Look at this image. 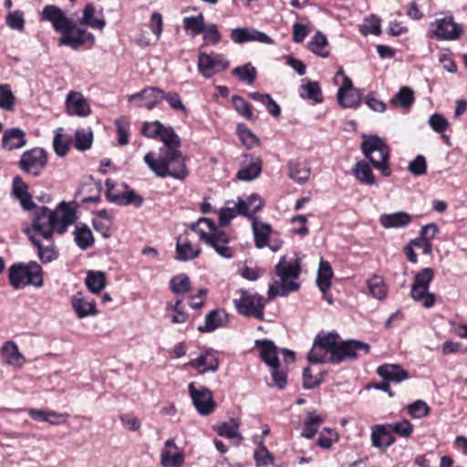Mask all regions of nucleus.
Instances as JSON below:
<instances>
[{"label": "nucleus", "mask_w": 467, "mask_h": 467, "mask_svg": "<svg viewBox=\"0 0 467 467\" xmlns=\"http://www.w3.org/2000/svg\"><path fill=\"white\" fill-rule=\"evenodd\" d=\"M77 219L74 207L65 202H61L52 211L45 206L36 207L33 218V228L48 244L40 243L35 236H30L32 243L37 247L38 256L43 263H49L57 257V251L50 242L53 233L64 234L68 225L74 223Z\"/></svg>", "instance_id": "f257e3e1"}, {"label": "nucleus", "mask_w": 467, "mask_h": 467, "mask_svg": "<svg viewBox=\"0 0 467 467\" xmlns=\"http://www.w3.org/2000/svg\"><path fill=\"white\" fill-rule=\"evenodd\" d=\"M149 169L160 178L171 177L177 181H184L189 176L186 165L187 158L181 150H171L169 152H160L159 158H155L150 151L143 158Z\"/></svg>", "instance_id": "f03ea898"}, {"label": "nucleus", "mask_w": 467, "mask_h": 467, "mask_svg": "<svg viewBox=\"0 0 467 467\" xmlns=\"http://www.w3.org/2000/svg\"><path fill=\"white\" fill-rule=\"evenodd\" d=\"M301 274V259L298 256L287 259L282 256L275 267V275L269 285L268 296H286L289 293L297 291L300 284L297 279Z\"/></svg>", "instance_id": "7ed1b4c3"}, {"label": "nucleus", "mask_w": 467, "mask_h": 467, "mask_svg": "<svg viewBox=\"0 0 467 467\" xmlns=\"http://www.w3.org/2000/svg\"><path fill=\"white\" fill-rule=\"evenodd\" d=\"M361 150L373 167L380 171L382 175L389 177L391 174L389 165L390 149L381 138L377 135H365Z\"/></svg>", "instance_id": "20e7f679"}, {"label": "nucleus", "mask_w": 467, "mask_h": 467, "mask_svg": "<svg viewBox=\"0 0 467 467\" xmlns=\"http://www.w3.org/2000/svg\"><path fill=\"white\" fill-rule=\"evenodd\" d=\"M337 333H328L324 336L317 335L314 340L311 350L308 353L307 359L310 363H340L338 355Z\"/></svg>", "instance_id": "39448f33"}, {"label": "nucleus", "mask_w": 467, "mask_h": 467, "mask_svg": "<svg viewBox=\"0 0 467 467\" xmlns=\"http://www.w3.org/2000/svg\"><path fill=\"white\" fill-rule=\"evenodd\" d=\"M9 281L15 289H23L26 285L41 287L43 285L42 267L36 262L27 265H13L8 269Z\"/></svg>", "instance_id": "423d86ee"}, {"label": "nucleus", "mask_w": 467, "mask_h": 467, "mask_svg": "<svg viewBox=\"0 0 467 467\" xmlns=\"http://www.w3.org/2000/svg\"><path fill=\"white\" fill-rule=\"evenodd\" d=\"M434 277V271L425 267L415 275L411 285L410 296L415 302H420L425 308H431L435 304V295L429 292L430 285Z\"/></svg>", "instance_id": "0eeeda50"}, {"label": "nucleus", "mask_w": 467, "mask_h": 467, "mask_svg": "<svg viewBox=\"0 0 467 467\" xmlns=\"http://www.w3.org/2000/svg\"><path fill=\"white\" fill-rule=\"evenodd\" d=\"M234 304L238 313L243 316L253 317L258 320L264 318L265 299L256 293L242 291L241 297L234 299Z\"/></svg>", "instance_id": "6e6552de"}, {"label": "nucleus", "mask_w": 467, "mask_h": 467, "mask_svg": "<svg viewBox=\"0 0 467 467\" xmlns=\"http://www.w3.org/2000/svg\"><path fill=\"white\" fill-rule=\"evenodd\" d=\"M189 394L192 403L200 415H209L215 409V401L212 391L203 386L196 387L194 382L188 385Z\"/></svg>", "instance_id": "1a4fd4ad"}, {"label": "nucleus", "mask_w": 467, "mask_h": 467, "mask_svg": "<svg viewBox=\"0 0 467 467\" xmlns=\"http://www.w3.org/2000/svg\"><path fill=\"white\" fill-rule=\"evenodd\" d=\"M229 67L228 60L218 53L206 54L200 51L198 55V70L206 78L225 70Z\"/></svg>", "instance_id": "9d476101"}, {"label": "nucleus", "mask_w": 467, "mask_h": 467, "mask_svg": "<svg viewBox=\"0 0 467 467\" xmlns=\"http://www.w3.org/2000/svg\"><path fill=\"white\" fill-rule=\"evenodd\" d=\"M433 36L439 40H456L462 32V27L453 21L452 16L437 18L431 23Z\"/></svg>", "instance_id": "9b49d317"}, {"label": "nucleus", "mask_w": 467, "mask_h": 467, "mask_svg": "<svg viewBox=\"0 0 467 467\" xmlns=\"http://www.w3.org/2000/svg\"><path fill=\"white\" fill-rule=\"evenodd\" d=\"M47 161V152L41 148H34L23 153L19 163L25 172L38 176Z\"/></svg>", "instance_id": "f8f14e48"}, {"label": "nucleus", "mask_w": 467, "mask_h": 467, "mask_svg": "<svg viewBox=\"0 0 467 467\" xmlns=\"http://www.w3.org/2000/svg\"><path fill=\"white\" fill-rule=\"evenodd\" d=\"M87 41H94V36L86 29L78 27L72 21L70 26L61 34L58 39L59 45L68 46L73 49L78 48Z\"/></svg>", "instance_id": "ddd939ff"}, {"label": "nucleus", "mask_w": 467, "mask_h": 467, "mask_svg": "<svg viewBox=\"0 0 467 467\" xmlns=\"http://www.w3.org/2000/svg\"><path fill=\"white\" fill-rule=\"evenodd\" d=\"M66 110L68 115L86 118L90 115L91 109L82 93L69 91L65 101Z\"/></svg>", "instance_id": "4468645a"}, {"label": "nucleus", "mask_w": 467, "mask_h": 467, "mask_svg": "<svg viewBox=\"0 0 467 467\" xmlns=\"http://www.w3.org/2000/svg\"><path fill=\"white\" fill-rule=\"evenodd\" d=\"M201 253L198 244H194L190 238V233L185 231L181 234L176 243V256L178 261H190L196 258Z\"/></svg>", "instance_id": "2eb2a0df"}, {"label": "nucleus", "mask_w": 467, "mask_h": 467, "mask_svg": "<svg viewBox=\"0 0 467 467\" xmlns=\"http://www.w3.org/2000/svg\"><path fill=\"white\" fill-rule=\"evenodd\" d=\"M42 17L43 19L49 21L54 29L60 34H62L73 21L67 17L58 6L54 5H48L43 8Z\"/></svg>", "instance_id": "dca6fc26"}, {"label": "nucleus", "mask_w": 467, "mask_h": 467, "mask_svg": "<svg viewBox=\"0 0 467 467\" xmlns=\"http://www.w3.org/2000/svg\"><path fill=\"white\" fill-rule=\"evenodd\" d=\"M288 177L297 184H305L310 178L311 167L303 158L290 160L287 162Z\"/></svg>", "instance_id": "f3484780"}, {"label": "nucleus", "mask_w": 467, "mask_h": 467, "mask_svg": "<svg viewBox=\"0 0 467 467\" xmlns=\"http://www.w3.org/2000/svg\"><path fill=\"white\" fill-rule=\"evenodd\" d=\"M231 39L236 44L244 42L257 41L264 44H272V38L265 33L256 29H248L246 27L234 28L231 32Z\"/></svg>", "instance_id": "a211bd4d"}, {"label": "nucleus", "mask_w": 467, "mask_h": 467, "mask_svg": "<svg viewBox=\"0 0 467 467\" xmlns=\"http://www.w3.org/2000/svg\"><path fill=\"white\" fill-rule=\"evenodd\" d=\"M338 355L340 356V362L346 358L356 359L359 357V352L363 351L364 354L368 353L369 345L358 340H346L339 341L337 339Z\"/></svg>", "instance_id": "6ab92c4d"}, {"label": "nucleus", "mask_w": 467, "mask_h": 467, "mask_svg": "<svg viewBox=\"0 0 467 467\" xmlns=\"http://www.w3.org/2000/svg\"><path fill=\"white\" fill-rule=\"evenodd\" d=\"M230 238L223 231H215L211 234L207 244L214 249V251L225 259H231L234 256V249L229 246Z\"/></svg>", "instance_id": "aec40b11"}, {"label": "nucleus", "mask_w": 467, "mask_h": 467, "mask_svg": "<svg viewBox=\"0 0 467 467\" xmlns=\"http://www.w3.org/2000/svg\"><path fill=\"white\" fill-rule=\"evenodd\" d=\"M105 184H106V188H107L106 196L109 202H115V203H124V204H131L132 203L136 207L141 206V204L143 202V199L140 195L135 193L133 191H128L127 192H125L123 195L120 196L114 192L115 182L112 180L108 179L106 181Z\"/></svg>", "instance_id": "412c9836"}, {"label": "nucleus", "mask_w": 467, "mask_h": 467, "mask_svg": "<svg viewBox=\"0 0 467 467\" xmlns=\"http://www.w3.org/2000/svg\"><path fill=\"white\" fill-rule=\"evenodd\" d=\"M189 366L197 369L200 374L215 372L219 368V360L213 350H206L189 362Z\"/></svg>", "instance_id": "4be33fe9"}, {"label": "nucleus", "mask_w": 467, "mask_h": 467, "mask_svg": "<svg viewBox=\"0 0 467 467\" xmlns=\"http://www.w3.org/2000/svg\"><path fill=\"white\" fill-rule=\"evenodd\" d=\"M161 462L163 467H181L184 462V455L178 451L174 440L166 441L161 453Z\"/></svg>", "instance_id": "5701e85b"}, {"label": "nucleus", "mask_w": 467, "mask_h": 467, "mask_svg": "<svg viewBox=\"0 0 467 467\" xmlns=\"http://www.w3.org/2000/svg\"><path fill=\"white\" fill-rule=\"evenodd\" d=\"M71 305L79 318H84L88 316H96L98 314L95 301L93 299H89L81 292L73 296Z\"/></svg>", "instance_id": "b1692460"}, {"label": "nucleus", "mask_w": 467, "mask_h": 467, "mask_svg": "<svg viewBox=\"0 0 467 467\" xmlns=\"http://www.w3.org/2000/svg\"><path fill=\"white\" fill-rule=\"evenodd\" d=\"M395 442L389 425L377 424L371 428V443L378 449L385 450Z\"/></svg>", "instance_id": "393cba45"}, {"label": "nucleus", "mask_w": 467, "mask_h": 467, "mask_svg": "<svg viewBox=\"0 0 467 467\" xmlns=\"http://www.w3.org/2000/svg\"><path fill=\"white\" fill-rule=\"evenodd\" d=\"M379 223L383 228H404L412 221V216L406 212L400 211L392 213H382L379 216Z\"/></svg>", "instance_id": "a878e982"}, {"label": "nucleus", "mask_w": 467, "mask_h": 467, "mask_svg": "<svg viewBox=\"0 0 467 467\" xmlns=\"http://www.w3.org/2000/svg\"><path fill=\"white\" fill-rule=\"evenodd\" d=\"M378 375L387 381L400 383L409 379L408 372L400 365L384 364L377 368Z\"/></svg>", "instance_id": "bb28decb"}, {"label": "nucleus", "mask_w": 467, "mask_h": 467, "mask_svg": "<svg viewBox=\"0 0 467 467\" xmlns=\"http://www.w3.org/2000/svg\"><path fill=\"white\" fill-rule=\"evenodd\" d=\"M26 143V134L19 128H11L5 130L2 138V147L6 150H13L24 147Z\"/></svg>", "instance_id": "cd10ccee"}, {"label": "nucleus", "mask_w": 467, "mask_h": 467, "mask_svg": "<svg viewBox=\"0 0 467 467\" xmlns=\"http://www.w3.org/2000/svg\"><path fill=\"white\" fill-rule=\"evenodd\" d=\"M237 215H244L242 208V198L238 197L236 201L228 200L224 206L219 211V224L226 226Z\"/></svg>", "instance_id": "c85d7f7f"}, {"label": "nucleus", "mask_w": 467, "mask_h": 467, "mask_svg": "<svg viewBox=\"0 0 467 467\" xmlns=\"http://www.w3.org/2000/svg\"><path fill=\"white\" fill-rule=\"evenodd\" d=\"M12 194L19 200L23 209L31 210L36 207L27 191V185L20 176H16L13 180Z\"/></svg>", "instance_id": "c756f323"}, {"label": "nucleus", "mask_w": 467, "mask_h": 467, "mask_svg": "<svg viewBox=\"0 0 467 467\" xmlns=\"http://www.w3.org/2000/svg\"><path fill=\"white\" fill-rule=\"evenodd\" d=\"M228 322V315L222 309L211 311L205 317L203 326H199L200 332H212L219 327H224Z\"/></svg>", "instance_id": "7c9ffc66"}, {"label": "nucleus", "mask_w": 467, "mask_h": 467, "mask_svg": "<svg viewBox=\"0 0 467 467\" xmlns=\"http://www.w3.org/2000/svg\"><path fill=\"white\" fill-rule=\"evenodd\" d=\"M332 275L333 271L330 264L327 261L321 260L317 272V285L328 303H332L331 298L327 296V292L331 286Z\"/></svg>", "instance_id": "2f4dec72"}, {"label": "nucleus", "mask_w": 467, "mask_h": 467, "mask_svg": "<svg viewBox=\"0 0 467 467\" xmlns=\"http://www.w3.org/2000/svg\"><path fill=\"white\" fill-rule=\"evenodd\" d=\"M256 347L259 348V354L262 360L270 368L279 365L277 348L273 341L268 339L256 340Z\"/></svg>", "instance_id": "473e14b6"}, {"label": "nucleus", "mask_w": 467, "mask_h": 467, "mask_svg": "<svg viewBox=\"0 0 467 467\" xmlns=\"http://www.w3.org/2000/svg\"><path fill=\"white\" fill-rule=\"evenodd\" d=\"M2 357L5 363L14 368H21L25 363L24 356L19 352L17 345L12 341L5 342L2 347Z\"/></svg>", "instance_id": "72a5a7b5"}, {"label": "nucleus", "mask_w": 467, "mask_h": 467, "mask_svg": "<svg viewBox=\"0 0 467 467\" xmlns=\"http://www.w3.org/2000/svg\"><path fill=\"white\" fill-rule=\"evenodd\" d=\"M133 97H143L144 106L147 109H154L164 98V91L156 87H149L143 88L141 91L134 93Z\"/></svg>", "instance_id": "f704fd0d"}, {"label": "nucleus", "mask_w": 467, "mask_h": 467, "mask_svg": "<svg viewBox=\"0 0 467 467\" xmlns=\"http://www.w3.org/2000/svg\"><path fill=\"white\" fill-rule=\"evenodd\" d=\"M240 421L237 419H230L229 420L219 424L216 427L218 435L234 440L235 443H240L243 440L239 433Z\"/></svg>", "instance_id": "c9c22d12"}, {"label": "nucleus", "mask_w": 467, "mask_h": 467, "mask_svg": "<svg viewBox=\"0 0 467 467\" xmlns=\"http://www.w3.org/2000/svg\"><path fill=\"white\" fill-rule=\"evenodd\" d=\"M81 25H87L91 28L102 30L106 25L102 16H96L95 7L88 4L84 7L83 16L78 20Z\"/></svg>", "instance_id": "e433bc0d"}, {"label": "nucleus", "mask_w": 467, "mask_h": 467, "mask_svg": "<svg viewBox=\"0 0 467 467\" xmlns=\"http://www.w3.org/2000/svg\"><path fill=\"white\" fill-rule=\"evenodd\" d=\"M252 228L254 235L255 246L257 248L265 247L268 244V237L271 234V225L254 219L252 222Z\"/></svg>", "instance_id": "4c0bfd02"}, {"label": "nucleus", "mask_w": 467, "mask_h": 467, "mask_svg": "<svg viewBox=\"0 0 467 467\" xmlns=\"http://www.w3.org/2000/svg\"><path fill=\"white\" fill-rule=\"evenodd\" d=\"M261 171L260 160L251 159L248 163L243 162L241 169L237 172V178L241 181H252L259 176Z\"/></svg>", "instance_id": "58836bf2"}, {"label": "nucleus", "mask_w": 467, "mask_h": 467, "mask_svg": "<svg viewBox=\"0 0 467 467\" xmlns=\"http://www.w3.org/2000/svg\"><path fill=\"white\" fill-rule=\"evenodd\" d=\"M353 173L360 183L365 185H376V179L368 163L365 161H358L353 167Z\"/></svg>", "instance_id": "ea45409f"}, {"label": "nucleus", "mask_w": 467, "mask_h": 467, "mask_svg": "<svg viewBox=\"0 0 467 467\" xmlns=\"http://www.w3.org/2000/svg\"><path fill=\"white\" fill-rule=\"evenodd\" d=\"M160 138L163 142L160 152H169L171 150H180L181 140L171 127H164Z\"/></svg>", "instance_id": "a19ab883"}, {"label": "nucleus", "mask_w": 467, "mask_h": 467, "mask_svg": "<svg viewBox=\"0 0 467 467\" xmlns=\"http://www.w3.org/2000/svg\"><path fill=\"white\" fill-rule=\"evenodd\" d=\"M74 240L77 245L82 250L89 248L94 244L91 230L84 223L76 225Z\"/></svg>", "instance_id": "79ce46f5"}, {"label": "nucleus", "mask_w": 467, "mask_h": 467, "mask_svg": "<svg viewBox=\"0 0 467 467\" xmlns=\"http://www.w3.org/2000/svg\"><path fill=\"white\" fill-rule=\"evenodd\" d=\"M87 288L93 294H99L106 286V275L101 271L89 270L85 279Z\"/></svg>", "instance_id": "37998d69"}, {"label": "nucleus", "mask_w": 467, "mask_h": 467, "mask_svg": "<svg viewBox=\"0 0 467 467\" xmlns=\"http://www.w3.org/2000/svg\"><path fill=\"white\" fill-rule=\"evenodd\" d=\"M327 45L328 41L327 36L320 31H317L308 42V48L318 57H327L329 55V52L327 49Z\"/></svg>", "instance_id": "c03bdc74"}, {"label": "nucleus", "mask_w": 467, "mask_h": 467, "mask_svg": "<svg viewBox=\"0 0 467 467\" xmlns=\"http://www.w3.org/2000/svg\"><path fill=\"white\" fill-rule=\"evenodd\" d=\"M368 287L370 295L378 299L382 300L388 295V285H386L383 277L380 275H373L368 281Z\"/></svg>", "instance_id": "a18cd8bd"}, {"label": "nucleus", "mask_w": 467, "mask_h": 467, "mask_svg": "<svg viewBox=\"0 0 467 467\" xmlns=\"http://www.w3.org/2000/svg\"><path fill=\"white\" fill-rule=\"evenodd\" d=\"M264 204V201L256 193L251 194L246 200L242 199L244 216L254 220V214L261 210Z\"/></svg>", "instance_id": "49530a36"}, {"label": "nucleus", "mask_w": 467, "mask_h": 467, "mask_svg": "<svg viewBox=\"0 0 467 467\" xmlns=\"http://www.w3.org/2000/svg\"><path fill=\"white\" fill-rule=\"evenodd\" d=\"M183 26L186 32L192 36H197L204 31V16L202 14L186 16L183 18Z\"/></svg>", "instance_id": "de8ad7c7"}, {"label": "nucleus", "mask_w": 467, "mask_h": 467, "mask_svg": "<svg viewBox=\"0 0 467 467\" xmlns=\"http://www.w3.org/2000/svg\"><path fill=\"white\" fill-rule=\"evenodd\" d=\"M362 93L359 89L337 94V101L343 108L355 109L359 106Z\"/></svg>", "instance_id": "09e8293b"}, {"label": "nucleus", "mask_w": 467, "mask_h": 467, "mask_svg": "<svg viewBox=\"0 0 467 467\" xmlns=\"http://www.w3.org/2000/svg\"><path fill=\"white\" fill-rule=\"evenodd\" d=\"M324 422V418H322L320 415H317L312 412H308L306 416V421L305 424V427L301 432V435L306 439L313 438L316 433L317 432V430L319 426Z\"/></svg>", "instance_id": "8fccbe9b"}, {"label": "nucleus", "mask_w": 467, "mask_h": 467, "mask_svg": "<svg viewBox=\"0 0 467 467\" xmlns=\"http://www.w3.org/2000/svg\"><path fill=\"white\" fill-rule=\"evenodd\" d=\"M414 102V93L408 87H402L399 92L391 99L390 103L397 107L400 106L409 109Z\"/></svg>", "instance_id": "3c124183"}, {"label": "nucleus", "mask_w": 467, "mask_h": 467, "mask_svg": "<svg viewBox=\"0 0 467 467\" xmlns=\"http://www.w3.org/2000/svg\"><path fill=\"white\" fill-rule=\"evenodd\" d=\"M16 99L8 84H0V109L5 111L15 109Z\"/></svg>", "instance_id": "603ef678"}, {"label": "nucleus", "mask_w": 467, "mask_h": 467, "mask_svg": "<svg viewBox=\"0 0 467 467\" xmlns=\"http://www.w3.org/2000/svg\"><path fill=\"white\" fill-rule=\"evenodd\" d=\"M166 311L173 324H182L188 319V314L184 311L182 300H177L173 306H167Z\"/></svg>", "instance_id": "864d4df0"}, {"label": "nucleus", "mask_w": 467, "mask_h": 467, "mask_svg": "<svg viewBox=\"0 0 467 467\" xmlns=\"http://www.w3.org/2000/svg\"><path fill=\"white\" fill-rule=\"evenodd\" d=\"M93 132L90 128L78 130L75 133V147L86 150L91 147Z\"/></svg>", "instance_id": "5fc2aeb1"}, {"label": "nucleus", "mask_w": 467, "mask_h": 467, "mask_svg": "<svg viewBox=\"0 0 467 467\" xmlns=\"http://www.w3.org/2000/svg\"><path fill=\"white\" fill-rule=\"evenodd\" d=\"M232 74L237 76L241 81L246 82L248 85H252L256 78V69L251 63L234 67Z\"/></svg>", "instance_id": "6e6d98bb"}, {"label": "nucleus", "mask_w": 467, "mask_h": 467, "mask_svg": "<svg viewBox=\"0 0 467 467\" xmlns=\"http://www.w3.org/2000/svg\"><path fill=\"white\" fill-rule=\"evenodd\" d=\"M359 32L364 36L368 34L379 36L381 33L379 18L373 15L368 16L360 26Z\"/></svg>", "instance_id": "4d7b16f0"}, {"label": "nucleus", "mask_w": 467, "mask_h": 467, "mask_svg": "<svg viewBox=\"0 0 467 467\" xmlns=\"http://www.w3.org/2000/svg\"><path fill=\"white\" fill-rule=\"evenodd\" d=\"M171 287L175 294H186L191 289V281L185 274L178 275L171 278Z\"/></svg>", "instance_id": "13d9d810"}, {"label": "nucleus", "mask_w": 467, "mask_h": 467, "mask_svg": "<svg viewBox=\"0 0 467 467\" xmlns=\"http://www.w3.org/2000/svg\"><path fill=\"white\" fill-rule=\"evenodd\" d=\"M303 92L301 96L308 99L314 100L315 102H321L322 92L317 82L308 81L306 84L301 86Z\"/></svg>", "instance_id": "bf43d9fd"}, {"label": "nucleus", "mask_w": 467, "mask_h": 467, "mask_svg": "<svg viewBox=\"0 0 467 467\" xmlns=\"http://www.w3.org/2000/svg\"><path fill=\"white\" fill-rule=\"evenodd\" d=\"M234 109L246 119L252 120L254 114L250 105L240 96L234 95L232 97Z\"/></svg>", "instance_id": "052dcab7"}, {"label": "nucleus", "mask_w": 467, "mask_h": 467, "mask_svg": "<svg viewBox=\"0 0 467 467\" xmlns=\"http://www.w3.org/2000/svg\"><path fill=\"white\" fill-rule=\"evenodd\" d=\"M238 136L247 148H253L259 144L258 138L244 125L237 126Z\"/></svg>", "instance_id": "680f3d73"}, {"label": "nucleus", "mask_w": 467, "mask_h": 467, "mask_svg": "<svg viewBox=\"0 0 467 467\" xmlns=\"http://www.w3.org/2000/svg\"><path fill=\"white\" fill-rule=\"evenodd\" d=\"M202 223L206 224L210 230L213 231L215 229L214 222L209 218H200L196 223L191 225L190 229L192 232L197 233L200 235V239L203 240L207 244L211 234H208L203 229L200 227Z\"/></svg>", "instance_id": "e2e57ef3"}, {"label": "nucleus", "mask_w": 467, "mask_h": 467, "mask_svg": "<svg viewBox=\"0 0 467 467\" xmlns=\"http://www.w3.org/2000/svg\"><path fill=\"white\" fill-rule=\"evenodd\" d=\"M254 458L257 467H265L273 464L274 457L265 446L261 445L254 452Z\"/></svg>", "instance_id": "0e129e2a"}, {"label": "nucleus", "mask_w": 467, "mask_h": 467, "mask_svg": "<svg viewBox=\"0 0 467 467\" xmlns=\"http://www.w3.org/2000/svg\"><path fill=\"white\" fill-rule=\"evenodd\" d=\"M391 432H394L401 437H410L413 431V426L408 420L389 424Z\"/></svg>", "instance_id": "69168bd1"}, {"label": "nucleus", "mask_w": 467, "mask_h": 467, "mask_svg": "<svg viewBox=\"0 0 467 467\" xmlns=\"http://www.w3.org/2000/svg\"><path fill=\"white\" fill-rule=\"evenodd\" d=\"M409 414L414 419H420L430 413V407L426 402L419 400L408 406Z\"/></svg>", "instance_id": "338daca9"}, {"label": "nucleus", "mask_w": 467, "mask_h": 467, "mask_svg": "<svg viewBox=\"0 0 467 467\" xmlns=\"http://www.w3.org/2000/svg\"><path fill=\"white\" fill-rule=\"evenodd\" d=\"M338 439L337 433L329 428H325L319 435L317 445L328 449Z\"/></svg>", "instance_id": "774afa93"}]
</instances>
